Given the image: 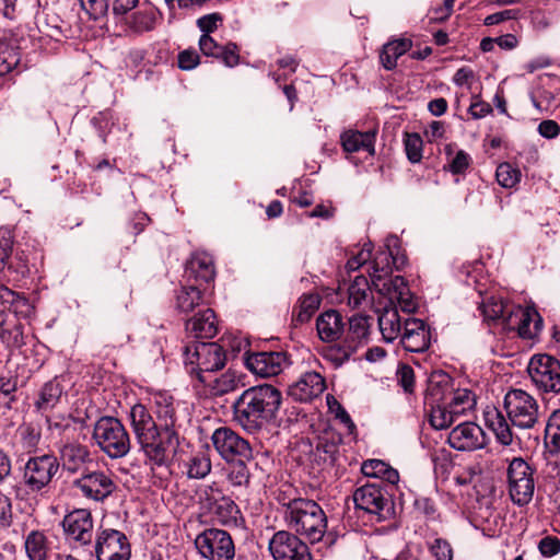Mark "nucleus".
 I'll list each match as a JSON object with an SVG mask.
<instances>
[{"label":"nucleus","mask_w":560,"mask_h":560,"mask_svg":"<svg viewBox=\"0 0 560 560\" xmlns=\"http://www.w3.org/2000/svg\"><path fill=\"white\" fill-rule=\"evenodd\" d=\"M281 404V392L275 386H252L233 402V421L247 433H258L276 421Z\"/></svg>","instance_id":"nucleus-1"},{"label":"nucleus","mask_w":560,"mask_h":560,"mask_svg":"<svg viewBox=\"0 0 560 560\" xmlns=\"http://www.w3.org/2000/svg\"><path fill=\"white\" fill-rule=\"evenodd\" d=\"M425 404L430 406V424L443 430L453 424L457 417L465 415L476 405L469 389H454L446 374H434L428 385Z\"/></svg>","instance_id":"nucleus-2"},{"label":"nucleus","mask_w":560,"mask_h":560,"mask_svg":"<svg viewBox=\"0 0 560 560\" xmlns=\"http://www.w3.org/2000/svg\"><path fill=\"white\" fill-rule=\"evenodd\" d=\"M284 521L294 535L315 544L327 529V516L322 506L310 499H293L284 504Z\"/></svg>","instance_id":"nucleus-3"},{"label":"nucleus","mask_w":560,"mask_h":560,"mask_svg":"<svg viewBox=\"0 0 560 560\" xmlns=\"http://www.w3.org/2000/svg\"><path fill=\"white\" fill-rule=\"evenodd\" d=\"M130 421L141 450L148 458L158 466L165 465L170 445L163 443V436L158 422L142 404H136L130 410Z\"/></svg>","instance_id":"nucleus-4"},{"label":"nucleus","mask_w":560,"mask_h":560,"mask_svg":"<svg viewBox=\"0 0 560 560\" xmlns=\"http://www.w3.org/2000/svg\"><path fill=\"white\" fill-rule=\"evenodd\" d=\"M226 354L218 342H194L184 348L186 371L201 384H210L211 373L224 368Z\"/></svg>","instance_id":"nucleus-5"},{"label":"nucleus","mask_w":560,"mask_h":560,"mask_svg":"<svg viewBox=\"0 0 560 560\" xmlns=\"http://www.w3.org/2000/svg\"><path fill=\"white\" fill-rule=\"evenodd\" d=\"M199 501L201 508L215 523L229 528L244 527L245 520L238 505L215 483L206 486L201 490Z\"/></svg>","instance_id":"nucleus-6"},{"label":"nucleus","mask_w":560,"mask_h":560,"mask_svg":"<svg viewBox=\"0 0 560 560\" xmlns=\"http://www.w3.org/2000/svg\"><path fill=\"white\" fill-rule=\"evenodd\" d=\"M92 438L110 458L126 456L131 447L129 433L115 417H101L94 424Z\"/></svg>","instance_id":"nucleus-7"},{"label":"nucleus","mask_w":560,"mask_h":560,"mask_svg":"<svg viewBox=\"0 0 560 560\" xmlns=\"http://www.w3.org/2000/svg\"><path fill=\"white\" fill-rule=\"evenodd\" d=\"M393 493L382 481L366 483L353 493L357 509L375 515L376 520L386 521L395 515Z\"/></svg>","instance_id":"nucleus-8"},{"label":"nucleus","mask_w":560,"mask_h":560,"mask_svg":"<svg viewBox=\"0 0 560 560\" xmlns=\"http://www.w3.org/2000/svg\"><path fill=\"white\" fill-rule=\"evenodd\" d=\"M503 405L513 427L529 430L539 423V405L527 392L521 388L510 389L504 396Z\"/></svg>","instance_id":"nucleus-9"},{"label":"nucleus","mask_w":560,"mask_h":560,"mask_svg":"<svg viewBox=\"0 0 560 560\" xmlns=\"http://www.w3.org/2000/svg\"><path fill=\"white\" fill-rule=\"evenodd\" d=\"M59 468L60 462L54 454L30 457L24 466L23 483L31 493H46Z\"/></svg>","instance_id":"nucleus-10"},{"label":"nucleus","mask_w":560,"mask_h":560,"mask_svg":"<svg viewBox=\"0 0 560 560\" xmlns=\"http://www.w3.org/2000/svg\"><path fill=\"white\" fill-rule=\"evenodd\" d=\"M535 469L522 457H514L508 467L509 494L514 504L525 506L535 492Z\"/></svg>","instance_id":"nucleus-11"},{"label":"nucleus","mask_w":560,"mask_h":560,"mask_svg":"<svg viewBox=\"0 0 560 560\" xmlns=\"http://www.w3.org/2000/svg\"><path fill=\"white\" fill-rule=\"evenodd\" d=\"M530 380L541 394H560V361L549 354H535L527 366Z\"/></svg>","instance_id":"nucleus-12"},{"label":"nucleus","mask_w":560,"mask_h":560,"mask_svg":"<svg viewBox=\"0 0 560 560\" xmlns=\"http://www.w3.org/2000/svg\"><path fill=\"white\" fill-rule=\"evenodd\" d=\"M196 548L207 560H233L235 545L229 532L215 527L206 528L195 539Z\"/></svg>","instance_id":"nucleus-13"},{"label":"nucleus","mask_w":560,"mask_h":560,"mask_svg":"<svg viewBox=\"0 0 560 560\" xmlns=\"http://www.w3.org/2000/svg\"><path fill=\"white\" fill-rule=\"evenodd\" d=\"M211 442L226 463H233L236 459L249 460L253 457L249 442L229 427L215 429L211 435Z\"/></svg>","instance_id":"nucleus-14"},{"label":"nucleus","mask_w":560,"mask_h":560,"mask_svg":"<svg viewBox=\"0 0 560 560\" xmlns=\"http://www.w3.org/2000/svg\"><path fill=\"white\" fill-rule=\"evenodd\" d=\"M91 555L97 560H129L131 547L127 536L117 529H100L95 536V544Z\"/></svg>","instance_id":"nucleus-15"},{"label":"nucleus","mask_w":560,"mask_h":560,"mask_svg":"<svg viewBox=\"0 0 560 560\" xmlns=\"http://www.w3.org/2000/svg\"><path fill=\"white\" fill-rule=\"evenodd\" d=\"M62 528L67 540L74 547H92L94 522L89 510L77 509L66 514Z\"/></svg>","instance_id":"nucleus-16"},{"label":"nucleus","mask_w":560,"mask_h":560,"mask_svg":"<svg viewBox=\"0 0 560 560\" xmlns=\"http://www.w3.org/2000/svg\"><path fill=\"white\" fill-rule=\"evenodd\" d=\"M275 560H312L308 546L292 532L279 530L269 540Z\"/></svg>","instance_id":"nucleus-17"},{"label":"nucleus","mask_w":560,"mask_h":560,"mask_svg":"<svg viewBox=\"0 0 560 560\" xmlns=\"http://www.w3.org/2000/svg\"><path fill=\"white\" fill-rule=\"evenodd\" d=\"M72 488L78 490L83 498L101 502L114 492L116 485L105 471L93 470L84 471L81 477L74 479Z\"/></svg>","instance_id":"nucleus-18"},{"label":"nucleus","mask_w":560,"mask_h":560,"mask_svg":"<svg viewBox=\"0 0 560 560\" xmlns=\"http://www.w3.org/2000/svg\"><path fill=\"white\" fill-rule=\"evenodd\" d=\"M342 440L341 433L334 429L322 432L316 438L315 446L311 451L312 463L317 465L320 470L332 468L340 457Z\"/></svg>","instance_id":"nucleus-19"},{"label":"nucleus","mask_w":560,"mask_h":560,"mask_svg":"<svg viewBox=\"0 0 560 560\" xmlns=\"http://www.w3.org/2000/svg\"><path fill=\"white\" fill-rule=\"evenodd\" d=\"M155 415L161 429L163 443L176 448L179 444V435L176 429V406L172 396L158 395L154 398Z\"/></svg>","instance_id":"nucleus-20"},{"label":"nucleus","mask_w":560,"mask_h":560,"mask_svg":"<svg viewBox=\"0 0 560 560\" xmlns=\"http://www.w3.org/2000/svg\"><path fill=\"white\" fill-rule=\"evenodd\" d=\"M290 364L285 352H255L245 359L246 368L254 374L261 377H271L280 374Z\"/></svg>","instance_id":"nucleus-21"},{"label":"nucleus","mask_w":560,"mask_h":560,"mask_svg":"<svg viewBox=\"0 0 560 560\" xmlns=\"http://www.w3.org/2000/svg\"><path fill=\"white\" fill-rule=\"evenodd\" d=\"M448 444L457 451H476L486 446L487 439L483 430L474 422H463L448 434Z\"/></svg>","instance_id":"nucleus-22"},{"label":"nucleus","mask_w":560,"mask_h":560,"mask_svg":"<svg viewBox=\"0 0 560 560\" xmlns=\"http://www.w3.org/2000/svg\"><path fill=\"white\" fill-rule=\"evenodd\" d=\"M215 269L211 255L206 252H196L187 260L183 279L185 282L203 285L214 280Z\"/></svg>","instance_id":"nucleus-23"},{"label":"nucleus","mask_w":560,"mask_h":560,"mask_svg":"<svg viewBox=\"0 0 560 560\" xmlns=\"http://www.w3.org/2000/svg\"><path fill=\"white\" fill-rule=\"evenodd\" d=\"M400 342L404 349L409 352H423L428 350L431 343L429 326L419 318L410 317L405 319Z\"/></svg>","instance_id":"nucleus-24"},{"label":"nucleus","mask_w":560,"mask_h":560,"mask_svg":"<svg viewBox=\"0 0 560 560\" xmlns=\"http://www.w3.org/2000/svg\"><path fill=\"white\" fill-rule=\"evenodd\" d=\"M58 459L62 468L70 474L84 472L85 466L93 462L86 445L67 442L59 447Z\"/></svg>","instance_id":"nucleus-25"},{"label":"nucleus","mask_w":560,"mask_h":560,"mask_svg":"<svg viewBox=\"0 0 560 560\" xmlns=\"http://www.w3.org/2000/svg\"><path fill=\"white\" fill-rule=\"evenodd\" d=\"M326 388L325 378L317 372H305L301 377L292 384L288 394L295 401L307 402L317 398Z\"/></svg>","instance_id":"nucleus-26"},{"label":"nucleus","mask_w":560,"mask_h":560,"mask_svg":"<svg viewBox=\"0 0 560 560\" xmlns=\"http://www.w3.org/2000/svg\"><path fill=\"white\" fill-rule=\"evenodd\" d=\"M23 539L27 560H48L51 542L45 530L31 529L24 533Z\"/></svg>","instance_id":"nucleus-27"},{"label":"nucleus","mask_w":560,"mask_h":560,"mask_svg":"<svg viewBox=\"0 0 560 560\" xmlns=\"http://www.w3.org/2000/svg\"><path fill=\"white\" fill-rule=\"evenodd\" d=\"M318 337L324 342H332L340 338L345 329L341 314L336 310L322 313L316 319Z\"/></svg>","instance_id":"nucleus-28"},{"label":"nucleus","mask_w":560,"mask_h":560,"mask_svg":"<svg viewBox=\"0 0 560 560\" xmlns=\"http://www.w3.org/2000/svg\"><path fill=\"white\" fill-rule=\"evenodd\" d=\"M186 330L195 338L211 339L218 334L215 314L207 308L187 320Z\"/></svg>","instance_id":"nucleus-29"},{"label":"nucleus","mask_w":560,"mask_h":560,"mask_svg":"<svg viewBox=\"0 0 560 560\" xmlns=\"http://www.w3.org/2000/svg\"><path fill=\"white\" fill-rule=\"evenodd\" d=\"M37 28L43 36L61 42L70 36L71 27L56 13L44 12L37 18Z\"/></svg>","instance_id":"nucleus-30"},{"label":"nucleus","mask_w":560,"mask_h":560,"mask_svg":"<svg viewBox=\"0 0 560 560\" xmlns=\"http://www.w3.org/2000/svg\"><path fill=\"white\" fill-rule=\"evenodd\" d=\"M376 131L347 130L340 136L343 150L348 153L366 151L370 155L375 153Z\"/></svg>","instance_id":"nucleus-31"},{"label":"nucleus","mask_w":560,"mask_h":560,"mask_svg":"<svg viewBox=\"0 0 560 560\" xmlns=\"http://www.w3.org/2000/svg\"><path fill=\"white\" fill-rule=\"evenodd\" d=\"M534 312L522 306H512L505 319L508 329L517 330L520 337L524 339L535 338V331H532L530 324L534 320Z\"/></svg>","instance_id":"nucleus-32"},{"label":"nucleus","mask_w":560,"mask_h":560,"mask_svg":"<svg viewBox=\"0 0 560 560\" xmlns=\"http://www.w3.org/2000/svg\"><path fill=\"white\" fill-rule=\"evenodd\" d=\"M486 425L494 433L497 441L502 445H511L513 442V432L511 424L503 413L495 407L485 411Z\"/></svg>","instance_id":"nucleus-33"},{"label":"nucleus","mask_w":560,"mask_h":560,"mask_svg":"<svg viewBox=\"0 0 560 560\" xmlns=\"http://www.w3.org/2000/svg\"><path fill=\"white\" fill-rule=\"evenodd\" d=\"M184 472L189 479H203L212 468L211 458L208 450L191 453L183 460Z\"/></svg>","instance_id":"nucleus-34"},{"label":"nucleus","mask_w":560,"mask_h":560,"mask_svg":"<svg viewBox=\"0 0 560 560\" xmlns=\"http://www.w3.org/2000/svg\"><path fill=\"white\" fill-rule=\"evenodd\" d=\"M372 284L364 276H358L348 288V304L351 308H361L371 305L373 296L371 294Z\"/></svg>","instance_id":"nucleus-35"},{"label":"nucleus","mask_w":560,"mask_h":560,"mask_svg":"<svg viewBox=\"0 0 560 560\" xmlns=\"http://www.w3.org/2000/svg\"><path fill=\"white\" fill-rule=\"evenodd\" d=\"M378 327L386 342H393L402 335V325L397 308H384L378 316Z\"/></svg>","instance_id":"nucleus-36"},{"label":"nucleus","mask_w":560,"mask_h":560,"mask_svg":"<svg viewBox=\"0 0 560 560\" xmlns=\"http://www.w3.org/2000/svg\"><path fill=\"white\" fill-rule=\"evenodd\" d=\"M63 393V386L58 377L46 382L39 390L35 407L42 411H48L56 407Z\"/></svg>","instance_id":"nucleus-37"},{"label":"nucleus","mask_w":560,"mask_h":560,"mask_svg":"<svg viewBox=\"0 0 560 560\" xmlns=\"http://www.w3.org/2000/svg\"><path fill=\"white\" fill-rule=\"evenodd\" d=\"M0 340L10 350L25 345L24 326L16 319L0 322Z\"/></svg>","instance_id":"nucleus-38"},{"label":"nucleus","mask_w":560,"mask_h":560,"mask_svg":"<svg viewBox=\"0 0 560 560\" xmlns=\"http://www.w3.org/2000/svg\"><path fill=\"white\" fill-rule=\"evenodd\" d=\"M369 316L357 314L349 318V327L346 331L345 340L358 350L369 336Z\"/></svg>","instance_id":"nucleus-39"},{"label":"nucleus","mask_w":560,"mask_h":560,"mask_svg":"<svg viewBox=\"0 0 560 560\" xmlns=\"http://www.w3.org/2000/svg\"><path fill=\"white\" fill-rule=\"evenodd\" d=\"M411 48V40L401 38L388 42L380 54L382 66L386 70H393L397 66V59Z\"/></svg>","instance_id":"nucleus-40"},{"label":"nucleus","mask_w":560,"mask_h":560,"mask_svg":"<svg viewBox=\"0 0 560 560\" xmlns=\"http://www.w3.org/2000/svg\"><path fill=\"white\" fill-rule=\"evenodd\" d=\"M201 302L202 287L191 282H185L176 295V308L183 313L194 311Z\"/></svg>","instance_id":"nucleus-41"},{"label":"nucleus","mask_w":560,"mask_h":560,"mask_svg":"<svg viewBox=\"0 0 560 560\" xmlns=\"http://www.w3.org/2000/svg\"><path fill=\"white\" fill-rule=\"evenodd\" d=\"M396 264L397 259L389 249L378 252L373 260V271L370 273L372 285L377 287L378 281L389 277L393 271V265Z\"/></svg>","instance_id":"nucleus-42"},{"label":"nucleus","mask_w":560,"mask_h":560,"mask_svg":"<svg viewBox=\"0 0 560 560\" xmlns=\"http://www.w3.org/2000/svg\"><path fill=\"white\" fill-rule=\"evenodd\" d=\"M513 305H509L501 299L490 296L482 301L479 306L481 315L486 320H498L501 319L505 325V319Z\"/></svg>","instance_id":"nucleus-43"},{"label":"nucleus","mask_w":560,"mask_h":560,"mask_svg":"<svg viewBox=\"0 0 560 560\" xmlns=\"http://www.w3.org/2000/svg\"><path fill=\"white\" fill-rule=\"evenodd\" d=\"M355 351L354 345L351 346L343 339V342L340 345L328 346L324 350V358L335 366H340L347 362Z\"/></svg>","instance_id":"nucleus-44"},{"label":"nucleus","mask_w":560,"mask_h":560,"mask_svg":"<svg viewBox=\"0 0 560 560\" xmlns=\"http://www.w3.org/2000/svg\"><path fill=\"white\" fill-rule=\"evenodd\" d=\"M19 388V376L16 372L5 370L0 373V401L5 404L15 400V393Z\"/></svg>","instance_id":"nucleus-45"},{"label":"nucleus","mask_w":560,"mask_h":560,"mask_svg":"<svg viewBox=\"0 0 560 560\" xmlns=\"http://www.w3.org/2000/svg\"><path fill=\"white\" fill-rule=\"evenodd\" d=\"M247 460L236 459L228 470L226 479L232 487H245L250 483V471L246 465Z\"/></svg>","instance_id":"nucleus-46"},{"label":"nucleus","mask_w":560,"mask_h":560,"mask_svg":"<svg viewBox=\"0 0 560 560\" xmlns=\"http://www.w3.org/2000/svg\"><path fill=\"white\" fill-rule=\"evenodd\" d=\"M9 279L13 281H21L30 273V268L27 260L23 257V255L15 254L5 265L4 270H2Z\"/></svg>","instance_id":"nucleus-47"},{"label":"nucleus","mask_w":560,"mask_h":560,"mask_svg":"<svg viewBox=\"0 0 560 560\" xmlns=\"http://www.w3.org/2000/svg\"><path fill=\"white\" fill-rule=\"evenodd\" d=\"M159 11L154 7H149L136 12L132 15V27L137 32H147L154 28Z\"/></svg>","instance_id":"nucleus-48"},{"label":"nucleus","mask_w":560,"mask_h":560,"mask_svg":"<svg viewBox=\"0 0 560 560\" xmlns=\"http://www.w3.org/2000/svg\"><path fill=\"white\" fill-rule=\"evenodd\" d=\"M373 288L382 295H389L390 299L401 298L407 290V283L401 276H396L388 280L385 278L383 281H378V285Z\"/></svg>","instance_id":"nucleus-49"},{"label":"nucleus","mask_w":560,"mask_h":560,"mask_svg":"<svg viewBox=\"0 0 560 560\" xmlns=\"http://www.w3.org/2000/svg\"><path fill=\"white\" fill-rule=\"evenodd\" d=\"M21 61V55L16 47L0 45V77L11 72Z\"/></svg>","instance_id":"nucleus-50"},{"label":"nucleus","mask_w":560,"mask_h":560,"mask_svg":"<svg viewBox=\"0 0 560 560\" xmlns=\"http://www.w3.org/2000/svg\"><path fill=\"white\" fill-rule=\"evenodd\" d=\"M499 185L504 188L514 187L521 179V172L510 163H501L495 172Z\"/></svg>","instance_id":"nucleus-51"},{"label":"nucleus","mask_w":560,"mask_h":560,"mask_svg":"<svg viewBox=\"0 0 560 560\" xmlns=\"http://www.w3.org/2000/svg\"><path fill=\"white\" fill-rule=\"evenodd\" d=\"M319 305V298L314 294L303 295L300 302L299 312L294 315L296 324H303L310 320Z\"/></svg>","instance_id":"nucleus-52"},{"label":"nucleus","mask_w":560,"mask_h":560,"mask_svg":"<svg viewBox=\"0 0 560 560\" xmlns=\"http://www.w3.org/2000/svg\"><path fill=\"white\" fill-rule=\"evenodd\" d=\"M545 438L555 452L560 451V409L551 413L545 429Z\"/></svg>","instance_id":"nucleus-53"},{"label":"nucleus","mask_w":560,"mask_h":560,"mask_svg":"<svg viewBox=\"0 0 560 560\" xmlns=\"http://www.w3.org/2000/svg\"><path fill=\"white\" fill-rule=\"evenodd\" d=\"M422 139L418 133H407L405 151L411 163H418L422 159Z\"/></svg>","instance_id":"nucleus-54"},{"label":"nucleus","mask_w":560,"mask_h":560,"mask_svg":"<svg viewBox=\"0 0 560 560\" xmlns=\"http://www.w3.org/2000/svg\"><path fill=\"white\" fill-rule=\"evenodd\" d=\"M13 235L10 230H0V270H4L8 259L12 257L13 253Z\"/></svg>","instance_id":"nucleus-55"},{"label":"nucleus","mask_w":560,"mask_h":560,"mask_svg":"<svg viewBox=\"0 0 560 560\" xmlns=\"http://www.w3.org/2000/svg\"><path fill=\"white\" fill-rule=\"evenodd\" d=\"M80 4L93 20L105 16L109 9V0H80Z\"/></svg>","instance_id":"nucleus-56"},{"label":"nucleus","mask_w":560,"mask_h":560,"mask_svg":"<svg viewBox=\"0 0 560 560\" xmlns=\"http://www.w3.org/2000/svg\"><path fill=\"white\" fill-rule=\"evenodd\" d=\"M75 422L70 416L54 415L46 417L47 428L52 433L62 434L72 428Z\"/></svg>","instance_id":"nucleus-57"},{"label":"nucleus","mask_w":560,"mask_h":560,"mask_svg":"<svg viewBox=\"0 0 560 560\" xmlns=\"http://www.w3.org/2000/svg\"><path fill=\"white\" fill-rule=\"evenodd\" d=\"M217 59L223 61L226 67H235L240 62L238 47L234 43L221 46Z\"/></svg>","instance_id":"nucleus-58"},{"label":"nucleus","mask_w":560,"mask_h":560,"mask_svg":"<svg viewBox=\"0 0 560 560\" xmlns=\"http://www.w3.org/2000/svg\"><path fill=\"white\" fill-rule=\"evenodd\" d=\"M236 386V380L231 374L224 373L220 377L214 380L212 389L214 395L221 396L234 390Z\"/></svg>","instance_id":"nucleus-59"},{"label":"nucleus","mask_w":560,"mask_h":560,"mask_svg":"<svg viewBox=\"0 0 560 560\" xmlns=\"http://www.w3.org/2000/svg\"><path fill=\"white\" fill-rule=\"evenodd\" d=\"M471 159L464 150L456 152L455 156L448 163L447 168L453 174H463L469 167Z\"/></svg>","instance_id":"nucleus-60"},{"label":"nucleus","mask_w":560,"mask_h":560,"mask_svg":"<svg viewBox=\"0 0 560 560\" xmlns=\"http://www.w3.org/2000/svg\"><path fill=\"white\" fill-rule=\"evenodd\" d=\"M538 549L544 557H553L560 552V539L555 536H546L539 540Z\"/></svg>","instance_id":"nucleus-61"},{"label":"nucleus","mask_w":560,"mask_h":560,"mask_svg":"<svg viewBox=\"0 0 560 560\" xmlns=\"http://www.w3.org/2000/svg\"><path fill=\"white\" fill-rule=\"evenodd\" d=\"M223 18L220 13H210L197 20V26L203 34L210 35L218 28V23L222 22Z\"/></svg>","instance_id":"nucleus-62"},{"label":"nucleus","mask_w":560,"mask_h":560,"mask_svg":"<svg viewBox=\"0 0 560 560\" xmlns=\"http://www.w3.org/2000/svg\"><path fill=\"white\" fill-rule=\"evenodd\" d=\"M398 382L406 393H412L415 387V372L409 365H401L397 372Z\"/></svg>","instance_id":"nucleus-63"},{"label":"nucleus","mask_w":560,"mask_h":560,"mask_svg":"<svg viewBox=\"0 0 560 560\" xmlns=\"http://www.w3.org/2000/svg\"><path fill=\"white\" fill-rule=\"evenodd\" d=\"M468 113L474 119H480L492 113V107L489 103L480 100L479 96H472Z\"/></svg>","instance_id":"nucleus-64"}]
</instances>
